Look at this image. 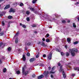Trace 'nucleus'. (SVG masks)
<instances>
[{
	"mask_svg": "<svg viewBox=\"0 0 79 79\" xmlns=\"http://www.w3.org/2000/svg\"><path fill=\"white\" fill-rule=\"evenodd\" d=\"M15 42L16 44H17L18 42V38H16L15 39Z\"/></svg>",
	"mask_w": 79,
	"mask_h": 79,
	"instance_id": "nucleus-20",
	"label": "nucleus"
},
{
	"mask_svg": "<svg viewBox=\"0 0 79 79\" xmlns=\"http://www.w3.org/2000/svg\"><path fill=\"white\" fill-rule=\"evenodd\" d=\"M32 77L34 78L35 77V74H33L32 75Z\"/></svg>",
	"mask_w": 79,
	"mask_h": 79,
	"instance_id": "nucleus-45",
	"label": "nucleus"
},
{
	"mask_svg": "<svg viewBox=\"0 0 79 79\" xmlns=\"http://www.w3.org/2000/svg\"><path fill=\"white\" fill-rule=\"evenodd\" d=\"M49 28H52V26H51L50 27H49Z\"/></svg>",
	"mask_w": 79,
	"mask_h": 79,
	"instance_id": "nucleus-64",
	"label": "nucleus"
},
{
	"mask_svg": "<svg viewBox=\"0 0 79 79\" xmlns=\"http://www.w3.org/2000/svg\"><path fill=\"white\" fill-rule=\"evenodd\" d=\"M34 33H35V34L37 33V31H34Z\"/></svg>",
	"mask_w": 79,
	"mask_h": 79,
	"instance_id": "nucleus-55",
	"label": "nucleus"
},
{
	"mask_svg": "<svg viewBox=\"0 0 79 79\" xmlns=\"http://www.w3.org/2000/svg\"><path fill=\"white\" fill-rule=\"evenodd\" d=\"M49 71H47L46 72V71H44V72L43 73V74L44 76L45 77H48L49 76Z\"/></svg>",
	"mask_w": 79,
	"mask_h": 79,
	"instance_id": "nucleus-3",
	"label": "nucleus"
},
{
	"mask_svg": "<svg viewBox=\"0 0 79 79\" xmlns=\"http://www.w3.org/2000/svg\"><path fill=\"white\" fill-rule=\"evenodd\" d=\"M48 71H49L50 70V69H51V67H48Z\"/></svg>",
	"mask_w": 79,
	"mask_h": 79,
	"instance_id": "nucleus-52",
	"label": "nucleus"
},
{
	"mask_svg": "<svg viewBox=\"0 0 79 79\" xmlns=\"http://www.w3.org/2000/svg\"><path fill=\"white\" fill-rule=\"evenodd\" d=\"M49 36H50V35L48 33H47L46 34V37H49Z\"/></svg>",
	"mask_w": 79,
	"mask_h": 79,
	"instance_id": "nucleus-43",
	"label": "nucleus"
},
{
	"mask_svg": "<svg viewBox=\"0 0 79 79\" xmlns=\"http://www.w3.org/2000/svg\"><path fill=\"white\" fill-rule=\"evenodd\" d=\"M4 13V12H1V13L2 14H0V17H2V16H3V14Z\"/></svg>",
	"mask_w": 79,
	"mask_h": 79,
	"instance_id": "nucleus-28",
	"label": "nucleus"
},
{
	"mask_svg": "<svg viewBox=\"0 0 79 79\" xmlns=\"http://www.w3.org/2000/svg\"><path fill=\"white\" fill-rule=\"evenodd\" d=\"M31 42H28L27 44V45L29 46L30 45H31Z\"/></svg>",
	"mask_w": 79,
	"mask_h": 79,
	"instance_id": "nucleus-35",
	"label": "nucleus"
},
{
	"mask_svg": "<svg viewBox=\"0 0 79 79\" xmlns=\"http://www.w3.org/2000/svg\"><path fill=\"white\" fill-rule=\"evenodd\" d=\"M76 76V73H73L72 74V76H73L74 77V76Z\"/></svg>",
	"mask_w": 79,
	"mask_h": 79,
	"instance_id": "nucleus-46",
	"label": "nucleus"
},
{
	"mask_svg": "<svg viewBox=\"0 0 79 79\" xmlns=\"http://www.w3.org/2000/svg\"><path fill=\"white\" fill-rule=\"evenodd\" d=\"M16 11L15 9H13V8H10V10L9 11V13H15Z\"/></svg>",
	"mask_w": 79,
	"mask_h": 79,
	"instance_id": "nucleus-4",
	"label": "nucleus"
},
{
	"mask_svg": "<svg viewBox=\"0 0 79 79\" xmlns=\"http://www.w3.org/2000/svg\"><path fill=\"white\" fill-rule=\"evenodd\" d=\"M6 68H4L3 69V72L4 73H6Z\"/></svg>",
	"mask_w": 79,
	"mask_h": 79,
	"instance_id": "nucleus-27",
	"label": "nucleus"
},
{
	"mask_svg": "<svg viewBox=\"0 0 79 79\" xmlns=\"http://www.w3.org/2000/svg\"><path fill=\"white\" fill-rule=\"evenodd\" d=\"M63 66L61 65L60 68V69L59 70V72H61V71L62 73V75L63 76V77L64 78H66V74H65V72H64V70L63 69H62Z\"/></svg>",
	"mask_w": 79,
	"mask_h": 79,
	"instance_id": "nucleus-1",
	"label": "nucleus"
},
{
	"mask_svg": "<svg viewBox=\"0 0 79 79\" xmlns=\"http://www.w3.org/2000/svg\"><path fill=\"white\" fill-rule=\"evenodd\" d=\"M27 55L28 56H30V53L29 52H27Z\"/></svg>",
	"mask_w": 79,
	"mask_h": 79,
	"instance_id": "nucleus-39",
	"label": "nucleus"
},
{
	"mask_svg": "<svg viewBox=\"0 0 79 79\" xmlns=\"http://www.w3.org/2000/svg\"><path fill=\"white\" fill-rule=\"evenodd\" d=\"M46 41L47 42H50V41L49 39H47L46 40Z\"/></svg>",
	"mask_w": 79,
	"mask_h": 79,
	"instance_id": "nucleus-30",
	"label": "nucleus"
},
{
	"mask_svg": "<svg viewBox=\"0 0 79 79\" xmlns=\"http://www.w3.org/2000/svg\"><path fill=\"white\" fill-rule=\"evenodd\" d=\"M30 9L31 11H33V12H34V11H35V9H34L32 7L30 8Z\"/></svg>",
	"mask_w": 79,
	"mask_h": 79,
	"instance_id": "nucleus-15",
	"label": "nucleus"
},
{
	"mask_svg": "<svg viewBox=\"0 0 79 79\" xmlns=\"http://www.w3.org/2000/svg\"><path fill=\"white\" fill-rule=\"evenodd\" d=\"M37 1V0H33L32 2V3H35Z\"/></svg>",
	"mask_w": 79,
	"mask_h": 79,
	"instance_id": "nucleus-33",
	"label": "nucleus"
},
{
	"mask_svg": "<svg viewBox=\"0 0 79 79\" xmlns=\"http://www.w3.org/2000/svg\"><path fill=\"white\" fill-rule=\"evenodd\" d=\"M23 61H26V56H25V55H23Z\"/></svg>",
	"mask_w": 79,
	"mask_h": 79,
	"instance_id": "nucleus-11",
	"label": "nucleus"
},
{
	"mask_svg": "<svg viewBox=\"0 0 79 79\" xmlns=\"http://www.w3.org/2000/svg\"><path fill=\"white\" fill-rule=\"evenodd\" d=\"M10 27V22L8 23V25L7 26V27Z\"/></svg>",
	"mask_w": 79,
	"mask_h": 79,
	"instance_id": "nucleus-49",
	"label": "nucleus"
},
{
	"mask_svg": "<svg viewBox=\"0 0 79 79\" xmlns=\"http://www.w3.org/2000/svg\"><path fill=\"white\" fill-rule=\"evenodd\" d=\"M3 35H4V32L2 31L0 33V36H2Z\"/></svg>",
	"mask_w": 79,
	"mask_h": 79,
	"instance_id": "nucleus-17",
	"label": "nucleus"
},
{
	"mask_svg": "<svg viewBox=\"0 0 79 79\" xmlns=\"http://www.w3.org/2000/svg\"><path fill=\"white\" fill-rule=\"evenodd\" d=\"M19 34V31H17V33H16L15 36H14V37H16V35H18V34Z\"/></svg>",
	"mask_w": 79,
	"mask_h": 79,
	"instance_id": "nucleus-29",
	"label": "nucleus"
},
{
	"mask_svg": "<svg viewBox=\"0 0 79 79\" xmlns=\"http://www.w3.org/2000/svg\"><path fill=\"white\" fill-rule=\"evenodd\" d=\"M15 74H20V71H19V70L16 71Z\"/></svg>",
	"mask_w": 79,
	"mask_h": 79,
	"instance_id": "nucleus-18",
	"label": "nucleus"
},
{
	"mask_svg": "<svg viewBox=\"0 0 79 79\" xmlns=\"http://www.w3.org/2000/svg\"><path fill=\"white\" fill-rule=\"evenodd\" d=\"M74 70L75 71H79V67H76L74 68Z\"/></svg>",
	"mask_w": 79,
	"mask_h": 79,
	"instance_id": "nucleus-13",
	"label": "nucleus"
},
{
	"mask_svg": "<svg viewBox=\"0 0 79 79\" xmlns=\"http://www.w3.org/2000/svg\"><path fill=\"white\" fill-rule=\"evenodd\" d=\"M20 25L22 26V27H23V28H26V25H25L23 24H22V23H20Z\"/></svg>",
	"mask_w": 79,
	"mask_h": 79,
	"instance_id": "nucleus-12",
	"label": "nucleus"
},
{
	"mask_svg": "<svg viewBox=\"0 0 79 79\" xmlns=\"http://www.w3.org/2000/svg\"><path fill=\"white\" fill-rule=\"evenodd\" d=\"M39 44L41 45L42 46H43V47L45 46V43H44V42L43 41H42L41 42H39Z\"/></svg>",
	"mask_w": 79,
	"mask_h": 79,
	"instance_id": "nucleus-10",
	"label": "nucleus"
},
{
	"mask_svg": "<svg viewBox=\"0 0 79 79\" xmlns=\"http://www.w3.org/2000/svg\"><path fill=\"white\" fill-rule=\"evenodd\" d=\"M25 72V69H24V67L23 68V69H22V73L23 74H24V72Z\"/></svg>",
	"mask_w": 79,
	"mask_h": 79,
	"instance_id": "nucleus-23",
	"label": "nucleus"
},
{
	"mask_svg": "<svg viewBox=\"0 0 79 79\" xmlns=\"http://www.w3.org/2000/svg\"><path fill=\"white\" fill-rule=\"evenodd\" d=\"M70 54H69V53L68 52H67L66 53V56H69V55Z\"/></svg>",
	"mask_w": 79,
	"mask_h": 79,
	"instance_id": "nucleus-31",
	"label": "nucleus"
},
{
	"mask_svg": "<svg viewBox=\"0 0 79 79\" xmlns=\"http://www.w3.org/2000/svg\"><path fill=\"white\" fill-rule=\"evenodd\" d=\"M61 55H62V56H63L64 55V53H63V52H61Z\"/></svg>",
	"mask_w": 79,
	"mask_h": 79,
	"instance_id": "nucleus-41",
	"label": "nucleus"
},
{
	"mask_svg": "<svg viewBox=\"0 0 79 79\" xmlns=\"http://www.w3.org/2000/svg\"><path fill=\"white\" fill-rule=\"evenodd\" d=\"M2 24L3 26H5V22H4V21H2Z\"/></svg>",
	"mask_w": 79,
	"mask_h": 79,
	"instance_id": "nucleus-36",
	"label": "nucleus"
},
{
	"mask_svg": "<svg viewBox=\"0 0 79 79\" xmlns=\"http://www.w3.org/2000/svg\"><path fill=\"white\" fill-rule=\"evenodd\" d=\"M69 52L71 53V55L72 56H74L76 55L75 52H74V49H70L69 50Z\"/></svg>",
	"mask_w": 79,
	"mask_h": 79,
	"instance_id": "nucleus-2",
	"label": "nucleus"
},
{
	"mask_svg": "<svg viewBox=\"0 0 79 79\" xmlns=\"http://www.w3.org/2000/svg\"><path fill=\"white\" fill-rule=\"evenodd\" d=\"M36 59L35 58L33 57L31 58L29 60L30 62H33V61H35Z\"/></svg>",
	"mask_w": 79,
	"mask_h": 79,
	"instance_id": "nucleus-5",
	"label": "nucleus"
},
{
	"mask_svg": "<svg viewBox=\"0 0 79 79\" xmlns=\"http://www.w3.org/2000/svg\"><path fill=\"white\" fill-rule=\"evenodd\" d=\"M13 5H15V6H17V5H18V3H17V2H15L13 3Z\"/></svg>",
	"mask_w": 79,
	"mask_h": 79,
	"instance_id": "nucleus-32",
	"label": "nucleus"
},
{
	"mask_svg": "<svg viewBox=\"0 0 79 79\" xmlns=\"http://www.w3.org/2000/svg\"><path fill=\"white\" fill-rule=\"evenodd\" d=\"M52 53L50 52L48 56V59L49 60H52Z\"/></svg>",
	"mask_w": 79,
	"mask_h": 79,
	"instance_id": "nucleus-9",
	"label": "nucleus"
},
{
	"mask_svg": "<svg viewBox=\"0 0 79 79\" xmlns=\"http://www.w3.org/2000/svg\"><path fill=\"white\" fill-rule=\"evenodd\" d=\"M23 5H24V4H23V3H21L19 5L20 6H23Z\"/></svg>",
	"mask_w": 79,
	"mask_h": 79,
	"instance_id": "nucleus-40",
	"label": "nucleus"
},
{
	"mask_svg": "<svg viewBox=\"0 0 79 79\" xmlns=\"http://www.w3.org/2000/svg\"><path fill=\"white\" fill-rule=\"evenodd\" d=\"M29 73V71H27L24 72V73H23V74L26 76Z\"/></svg>",
	"mask_w": 79,
	"mask_h": 79,
	"instance_id": "nucleus-14",
	"label": "nucleus"
},
{
	"mask_svg": "<svg viewBox=\"0 0 79 79\" xmlns=\"http://www.w3.org/2000/svg\"><path fill=\"white\" fill-rule=\"evenodd\" d=\"M10 8V4H8L6 5L5 7L4 8V10H7V9H8V8Z\"/></svg>",
	"mask_w": 79,
	"mask_h": 79,
	"instance_id": "nucleus-6",
	"label": "nucleus"
},
{
	"mask_svg": "<svg viewBox=\"0 0 79 79\" xmlns=\"http://www.w3.org/2000/svg\"><path fill=\"white\" fill-rule=\"evenodd\" d=\"M31 27H36V25L35 24H33L31 25Z\"/></svg>",
	"mask_w": 79,
	"mask_h": 79,
	"instance_id": "nucleus-24",
	"label": "nucleus"
},
{
	"mask_svg": "<svg viewBox=\"0 0 79 79\" xmlns=\"http://www.w3.org/2000/svg\"><path fill=\"white\" fill-rule=\"evenodd\" d=\"M34 13L36 14V15H37V11H33Z\"/></svg>",
	"mask_w": 79,
	"mask_h": 79,
	"instance_id": "nucleus-50",
	"label": "nucleus"
},
{
	"mask_svg": "<svg viewBox=\"0 0 79 79\" xmlns=\"http://www.w3.org/2000/svg\"><path fill=\"white\" fill-rule=\"evenodd\" d=\"M77 19L78 20V21H79V17H78Z\"/></svg>",
	"mask_w": 79,
	"mask_h": 79,
	"instance_id": "nucleus-63",
	"label": "nucleus"
},
{
	"mask_svg": "<svg viewBox=\"0 0 79 79\" xmlns=\"http://www.w3.org/2000/svg\"><path fill=\"white\" fill-rule=\"evenodd\" d=\"M74 52H78V49H76L75 50H74Z\"/></svg>",
	"mask_w": 79,
	"mask_h": 79,
	"instance_id": "nucleus-48",
	"label": "nucleus"
},
{
	"mask_svg": "<svg viewBox=\"0 0 79 79\" xmlns=\"http://www.w3.org/2000/svg\"><path fill=\"white\" fill-rule=\"evenodd\" d=\"M44 47H48V46H47V45H45V46H44Z\"/></svg>",
	"mask_w": 79,
	"mask_h": 79,
	"instance_id": "nucleus-59",
	"label": "nucleus"
},
{
	"mask_svg": "<svg viewBox=\"0 0 79 79\" xmlns=\"http://www.w3.org/2000/svg\"><path fill=\"white\" fill-rule=\"evenodd\" d=\"M51 77H52V78H53L54 77L53 76V75L51 74Z\"/></svg>",
	"mask_w": 79,
	"mask_h": 79,
	"instance_id": "nucleus-51",
	"label": "nucleus"
},
{
	"mask_svg": "<svg viewBox=\"0 0 79 79\" xmlns=\"http://www.w3.org/2000/svg\"><path fill=\"white\" fill-rule=\"evenodd\" d=\"M2 60H0V64H2Z\"/></svg>",
	"mask_w": 79,
	"mask_h": 79,
	"instance_id": "nucleus-56",
	"label": "nucleus"
},
{
	"mask_svg": "<svg viewBox=\"0 0 79 79\" xmlns=\"http://www.w3.org/2000/svg\"><path fill=\"white\" fill-rule=\"evenodd\" d=\"M42 40H43V41H45V38H43L42 39Z\"/></svg>",
	"mask_w": 79,
	"mask_h": 79,
	"instance_id": "nucleus-57",
	"label": "nucleus"
},
{
	"mask_svg": "<svg viewBox=\"0 0 79 79\" xmlns=\"http://www.w3.org/2000/svg\"><path fill=\"white\" fill-rule=\"evenodd\" d=\"M3 45V43L2 42H0V47L2 46V45Z\"/></svg>",
	"mask_w": 79,
	"mask_h": 79,
	"instance_id": "nucleus-37",
	"label": "nucleus"
},
{
	"mask_svg": "<svg viewBox=\"0 0 79 79\" xmlns=\"http://www.w3.org/2000/svg\"><path fill=\"white\" fill-rule=\"evenodd\" d=\"M79 43V41H77L75 42H73V44L74 45H76V44H77Z\"/></svg>",
	"mask_w": 79,
	"mask_h": 79,
	"instance_id": "nucleus-22",
	"label": "nucleus"
},
{
	"mask_svg": "<svg viewBox=\"0 0 79 79\" xmlns=\"http://www.w3.org/2000/svg\"><path fill=\"white\" fill-rule=\"evenodd\" d=\"M58 65L59 66H61V64H60V63H59L58 64Z\"/></svg>",
	"mask_w": 79,
	"mask_h": 79,
	"instance_id": "nucleus-54",
	"label": "nucleus"
},
{
	"mask_svg": "<svg viewBox=\"0 0 79 79\" xmlns=\"http://www.w3.org/2000/svg\"><path fill=\"white\" fill-rule=\"evenodd\" d=\"M67 40L68 42H70L71 41V39H70V38H67Z\"/></svg>",
	"mask_w": 79,
	"mask_h": 79,
	"instance_id": "nucleus-16",
	"label": "nucleus"
},
{
	"mask_svg": "<svg viewBox=\"0 0 79 79\" xmlns=\"http://www.w3.org/2000/svg\"><path fill=\"white\" fill-rule=\"evenodd\" d=\"M39 66H44V64L43 63H41L40 64H39Z\"/></svg>",
	"mask_w": 79,
	"mask_h": 79,
	"instance_id": "nucleus-38",
	"label": "nucleus"
},
{
	"mask_svg": "<svg viewBox=\"0 0 79 79\" xmlns=\"http://www.w3.org/2000/svg\"><path fill=\"white\" fill-rule=\"evenodd\" d=\"M65 48H66V49H67V45H66L65 46Z\"/></svg>",
	"mask_w": 79,
	"mask_h": 79,
	"instance_id": "nucleus-60",
	"label": "nucleus"
},
{
	"mask_svg": "<svg viewBox=\"0 0 79 79\" xmlns=\"http://www.w3.org/2000/svg\"><path fill=\"white\" fill-rule=\"evenodd\" d=\"M8 19H11L13 18V16H9L8 17Z\"/></svg>",
	"mask_w": 79,
	"mask_h": 79,
	"instance_id": "nucleus-19",
	"label": "nucleus"
},
{
	"mask_svg": "<svg viewBox=\"0 0 79 79\" xmlns=\"http://www.w3.org/2000/svg\"><path fill=\"white\" fill-rule=\"evenodd\" d=\"M44 76L43 75V74H42L40 75L39 76H38L37 77V79H42V78H44Z\"/></svg>",
	"mask_w": 79,
	"mask_h": 79,
	"instance_id": "nucleus-8",
	"label": "nucleus"
},
{
	"mask_svg": "<svg viewBox=\"0 0 79 79\" xmlns=\"http://www.w3.org/2000/svg\"><path fill=\"white\" fill-rule=\"evenodd\" d=\"M79 3L78 2H77L76 4H77V5H78V4H79Z\"/></svg>",
	"mask_w": 79,
	"mask_h": 79,
	"instance_id": "nucleus-62",
	"label": "nucleus"
},
{
	"mask_svg": "<svg viewBox=\"0 0 79 79\" xmlns=\"http://www.w3.org/2000/svg\"><path fill=\"white\" fill-rule=\"evenodd\" d=\"M43 56L44 58H45V57H46V55L45 54H44L43 55Z\"/></svg>",
	"mask_w": 79,
	"mask_h": 79,
	"instance_id": "nucleus-53",
	"label": "nucleus"
},
{
	"mask_svg": "<svg viewBox=\"0 0 79 79\" xmlns=\"http://www.w3.org/2000/svg\"><path fill=\"white\" fill-rule=\"evenodd\" d=\"M8 50V51H11V47H9L7 49Z\"/></svg>",
	"mask_w": 79,
	"mask_h": 79,
	"instance_id": "nucleus-42",
	"label": "nucleus"
},
{
	"mask_svg": "<svg viewBox=\"0 0 79 79\" xmlns=\"http://www.w3.org/2000/svg\"><path fill=\"white\" fill-rule=\"evenodd\" d=\"M73 27H76V24H75V23H73Z\"/></svg>",
	"mask_w": 79,
	"mask_h": 79,
	"instance_id": "nucleus-25",
	"label": "nucleus"
},
{
	"mask_svg": "<svg viewBox=\"0 0 79 79\" xmlns=\"http://www.w3.org/2000/svg\"><path fill=\"white\" fill-rule=\"evenodd\" d=\"M39 53H40V52H38V54L36 56V58H39Z\"/></svg>",
	"mask_w": 79,
	"mask_h": 79,
	"instance_id": "nucleus-21",
	"label": "nucleus"
},
{
	"mask_svg": "<svg viewBox=\"0 0 79 79\" xmlns=\"http://www.w3.org/2000/svg\"><path fill=\"white\" fill-rule=\"evenodd\" d=\"M3 0H0V3H1V2H2Z\"/></svg>",
	"mask_w": 79,
	"mask_h": 79,
	"instance_id": "nucleus-61",
	"label": "nucleus"
},
{
	"mask_svg": "<svg viewBox=\"0 0 79 79\" xmlns=\"http://www.w3.org/2000/svg\"><path fill=\"white\" fill-rule=\"evenodd\" d=\"M27 21H30V19H29V17H27Z\"/></svg>",
	"mask_w": 79,
	"mask_h": 79,
	"instance_id": "nucleus-44",
	"label": "nucleus"
},
{
	"mask_svg": "<svg viewBox=\"0 0 79 79\" xmlns=\"http://www.w3.org/2000/svg\"><path fill=\"white\" fill-rule=\"evenodd\" d=\"M55 66L53 67L52 69V70L50 72V74H54L55 73V72H52L53 71V70H55Z\"/></svg>",
	"mask_w": 79,
	"mask_h": 79,
	"instance_id": "nucleus-7",
	"label": "nucleus"
},
{
	"mask_svg": "<svg viewBox=\"0 0 79 79\" xmlns=\"http://www.w3.org/2000/svg\"><path fill=\"white\" fill-rule=\"evenodd\" d=\"M67 22H68V23H70V20H68L67 21Z\"/></svg>",
	"mask_w": 79,
	"mask_h": 79,
	"instance_id": "nucleus-58",
	"label": "nucleus"
},
{
	"mask_svg": "<svg viewBox=\"0 0 79 79\" xmlns=\"http://www.w3.org/2000/svg\"><path fill=\"white\" fill-rule=\"evenodd\" d=\"M30 14V12H29V10H27L26 11V14L27 15H29Z\"/></svg>",
	"mask_w": 79,
	"mask_h": 79,
	"instance_id": "nucleus-26",
	"label": "nucleus"
},
{
	"mask_svg": "<svg viewBox=\"0 0 79 79\" xmlns=\"http://www.w3.org/2000/svg\"><path fill=\"white\" fill-rule=\"evenodd\" d=\"M62 22L63 23H66V21L65 20H63L62 21Z\"/></svg>",
	"mask_w": 79,
	"mask_h": 79,
	"instance_id": "nucleus-47",
	"label": "nucleus"
},
{
	"mask_svg": "<svg viewBox=\"0 0 79 79\" xmlns=\"http://www.w3.org/2000/svg\"><path fill=\"white\" fill-rule=\"evenodd\" d=\"M56 52H60V51L59 50V49L58 48H57L56 49Z\"/></svg>",
	"mask_w": 79,
	"mask_h": 79,
	"instance_id": "nucleus-34",
	"label": "nucleus"
}]
</instances>
